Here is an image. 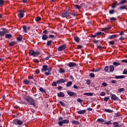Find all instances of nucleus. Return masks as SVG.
Instances as JSON below:
<instances>
[{
	"label": "nucleus",
	"mask_w": 127,
	"mask_h": 127,
	"mask_svg": "<svg viewBox=\"0 0 127 127\" xmlns=\"http://www.w3.org/2000/svg\"><path fill=\"white\" fill-rule=\"evenodd\" d=\"M72 125H79V122L77 121H73L72 122Z\"/></svg>",
	"instance_id": "obj_34"
},
{
	"label": "nucleus",
	"mask_w": 127,
	"mask_h": 127,
	"mask_svg": "<svg viewBox=\"0 0 127 127\" xmlns=\"http://www.w3.org/2000/svg\"><path fill=\"white\" fill-rule=\"evenodd\" d=\"M41 20V18L40 17H37L36 18V21H40Z\"/></svg>",
	"instance_id": "obj_45"
},
{
	"label": "nucleus",
	"mask_w": 127,
	"mask_h": 127,
	"mask_svg": "<svg viewBox=\"0 0 127 127\" xmlns=\"http://www.w3.org/2000/svg\"><path fill=\"white\" fill-rule=\"evenodd\" d=\"M110 20H111L112 21H116V20H117V18L112 17H111V18H110Z\"/></svg>",
	"instance_id": "obj_41"
},
{
	"label": "nucleus",
	"mask_w": 127,
	"mask_h": 127,
	"mask_svg": "<svg viewBox=\"0 0 127 127\" xmlns=\"http://www.w3.org/2000/svg\"><path fill=\"white\" fill-rule=\"evenodd\" d=\"M97 34H95L94 35H93L91 36V37H93V38H95V37H97Z\"/></svg>",
	"instance_id": "obj_62"
},
{
	"label": "nucleus",
	"mask_w": 127,
	"mask_h": 127,
	"mask_svg": "<svg viewBox=\"0 0 127 127\" xmlns=\"http://www.w3.org/2000/svg\"><path fill=\"white\" fill-rule=\"evenodd\" d=\"M77 102H79V103H83V100L81 99V98H78L77 99Z\"/></svg>",
	"instance_id": "obj_52"
},
{
	"label": "nucleus",
	"mask_w": 127,
	"mask_h": 127,
	"mask_svg": "<svg viewBox=\"0 0 127 127\" xmlns=\"http://www.w3.org/2000/svg\"><path fill=\"white\" fill-rule=\"evenodd\" d=\"M127 0H121L119 3V4H119V5H120V4H124V3H126V2H127Z\"/></svg>",
	"instance_id": "obj_27"
},
{
	"label": "nucleus",
	"mask_w": 127,
	"mask_h": 127,
	"mask_svg": "<svg viewBox=\"0 0 127 127\" xmlns=\"http://www.w3.org/2000/svg\"><path fill=\"white\" fill-rule=\"evenodd\" d=\"M51 71H52V67H50V68L48 69V72H45V75H46V76H49V75H51Z\"/></svg>",
	"instance_id": "obj_7"
},
{
	"label": "nucleus",
	"mask_w": 127,
	"mask_h": 127,
	"mask_svg": "<svg viewBox=\"0 0 127 127\" xmlns=\"http://www.w3.org/2000/svg\"><path fill=\"white\" fill-rule=\"evenodd\" d=\"M35 52L34 50H30L29 55L30 56H33V55L34 54Z\"/></svg>",
	"instance_id": "obj_29"
},
{
	"label": "nucleus",
	"mask_w": 127,
	"mask_h": 127,
	"mask_svg": "<svg viewBox=\"0 0 127 127\" xmlns=\"http://www.w3.org/2000/svg\"><path fill=\"white\" fill-rule=\"evenodd\" d=\"M74 6L75 9H81V6H80L78 4H74Z\"/></svg>",
	"instance_id": "obj_26"
},
{
	"label": "nucleus",
	"mask_w": 127,
	"mask_h": 127,
	"mask_svg": "<svg viewBox=\"0 0 127 127\" xmlns=\"http://www.w3.org/2000/svg\"><path fill=\"white\" fill-rule=\"evenodd\" d=\"M83 95H84V96H93V93L87 92V93H84Z\"/></svg>",
	"instance_id": "obj_19"
},
{
	"label": "nucleus",
	"mask_w": 127,
	"mask_h": 127,
	"mask_svg": "<svg viewBox=\"0 0 127 127\" xmlns=\"http://www.w3.org/2000/svg\"><path fill=\"white\" fill-rule=\"evenodd\" d=\"M12 36V35H11L10 34H6L5 35V38H7L8 39H9L10 38H11Z\"/></svg>",
	"instance_id": "obj_20"
},
{
	"label": "nucleus",
	"mask_w": 127,
	"mask_h": 127,
	"mask_svg": "<svg viewBox=\"0 0 127 127\" xmlns=\"http://www.w3.org/2000/svg\"><path fill=\"white\" fill-rule=\"evenodd\" d=\"M67 93L69 96L70 97H74V96H76V93L73 92L72 91H67Z\"/></svg>",
	"instance_id": "obj_9"
},
{
	"label": "nucleus",
	"mask_w": 127,
	"mask_h": 127,
	"mask_svg": "<svg viewBox=\"0 0 127 127\" xmlns=\"http://www.w3.org/2000/svg\"><path fill=\"white\" fill-rule=\"evenodd\" d=\"M25 101H26L29 103V105H33L34 107H35V100L30 97L26 96L25 97Z\"/></svg>",
	"instance_id": "obj_1"
},
{
	"label": "nucleus",
	"mask_w": 127,
	"mask_h": 127,
	"mask_svg": "<svg viewBox=\"0 0 127 127\" xmlns=\"http://www.w3.org/2000/svg\"><path fill=\"white\" fill-rule=\"evenodd\" d=\"M121 62H122V63H127V60H123L121 61Z\"/></svg>",
	"instance_id": "obj_60"
},
{
	"label": "nucleus",
	"mask_w": 127,
	"mask_h": 127,
	"mask_svg": "<svg viewBox=\"0 0 127 127\" xmlns=\"http://www.w3.org/2000/svg\"><path fill=\"white\" fill-rule=\"evenodd\" d=\"M124 91H125V88H124L118 89L119 93H122V92H124Z\"/></svg>",
	"instance_id": "obj_38"
},
{
	"label": "nucleus",
	"mask_w": 127,
	"mask_h": 127,
	"mask_svg": "<svg viewBox=\"0 0 127 127\" xmlns=\"http://www.w3.org/2000/svg\"><path fill=\"white\" fill-rule=\"evenodd\" d=\"M123 74L125 75H127V69H125L124 71H123Z\"/></svg>",
	"instance_id": "obj_55"
},
{
	"label": "nucleus",
	"mask_w": 127,
	"mask_h": 127,
	"mask_svg": "<svg viewBox=\"0 0 127 127\" xmlns=\"http://www.w3.org/2000/svg\"><path fill=\"white\" fill-rule=\"evenodd\" d=\"M105 112H106L107 113H113V110L111 109H105Z\"/></svg>",
	"instance_id": "obj_36"
},
{
	"label": "nucleus",
	"mask_w": 127,
	"mask_h": 127,
	"mask_svg": "<svg viewBox=\"0 0 127 127\" xmlns=\"http://www.w3.org/2000/svg\"><path fill=\"white\" fill-rule=\"evenodd\" d=\"M16 44V42H11L10 43L9 45L10 46H13L14 45H15Z\"/></svg>",
	"instance_id": "obj_39"
},
{
	"label": "nucleus",
	"mask_w": 127,
	"mask_h": 127,
	"mask_svg": "<svg viewBox=\"0 0 127 127\" xmlns=\"http://www.w3.org/2000/svg\"><path fill=\"white\" fill-rule=\"evenodd\" d=\"M121 9H127V6L126 5H123L120 7Z\"/></svg>",
	"instance_id": "obj_43"
},
{
	"label": "nucleus",
	"mask_w": 127,
	"mask_h": 127,
	"mask_svg": "<svg viewBox=\"0 0 127 127\" xmlns=\"http://www.w3.org/2000/svg\"><path fill=\"white\" fill-rule=\"evenodd\" d=\"M104 70L106 72H108L109 71V66H107L104 68Z\"/></svg>",
	"instance_id": "obj_49"
},
{
	"label": "nucleus",
	"mask_w": 127,
	"mask_h": 127,
	"mask_svg": "<svg viewBox=\"0 0 127 127\" xmlns=\"http://www.w3.org/2000/svg\"><path fill=\"white\" fill-rule=\"evenodd\" d=\"M60 104L63 106V107H65V106H66V104H65V103L62 101H60Z\"/></svg>",
	"instance_id": "obj_47"
},
{
	"label": "nucleus",
	"mask_w": 127,
	"mask_h": 127,
	"mask_svg": "<svg viewBox=\"0 0 127 127\" xmlns=\"http://www.w3.org/2000/svg\"><path fill=\"white\" fill-rule=\"evenodd\" d=\"M74 40L77 43H79V42H80V38L79 37H75Z\"/></svg>",
	"instance_id": "obj_30"
},
{
	"label": "nucleus",
	"mask_w": 127,
	"mask_h": 127,
	"mask_svg": "<svg viewBox=\"0 0 127 127\" xmlns=\"http://www.w3.org/2000/svg\"><path fill=\"white\" fill-rule=\"evenodd\" d=\"M86 112H87L86 110H82L77 111V114H78V115H84L86 114Z\"/></svg>",
	"instance_id": "obj_10"
},
{
	"label": "nucleus",
	"mask_w": 127,
	"mask_h": 127,
	"mask_svg": "<svg viewBox=\"0 0 127 127\" xmlns=\"http://www.w3.org/2000/svg\"><path fill=\"white\" fill-rule=\"evenodd\" d=\"M97 122H98V123H105V120H104L102 118L98 119L97 120Z\"/></svg>",
	"instance_id": "obj_24"
},
{
	"label": "nucleus",
	"mask_w": 127,
	"mask_h": 127,
	"mask_svg": "<svg viewBox=\"0 0 127 127\" xmlns=\"http://www.w3.org/2000/svg\"><path fill=\"white\" fill-rule=\"evenodd\" d=\"M52 86H53V87H56L57 86V81L56 82H53Z\"/></svg>",
	"instance_id": "obj_42"
},
{
	"label": "nucleus",
	"mask_w": 127,
	"mask_h": 127,
	"mask_svg": "<svg viewBox=\"0 0 127 127\" xmlns=\"http://www.w3.org/2000/svg\"><path fill=\"white\" fill-rule=\"evenodd\" d=\"M96 34L97 36H99V35H102V32H98L96 33Z\"/></svg>",
	"instance_id": "obj_56"
},
{
	"label": "nucleus",
	"mask_w": 127,
	"mask_h": 127,
	"mask_svg": "<svg viewBox=\"0 0 127 127\" xmlns=\"http://www.w3.org/2000/svg\"><path fill=\"white\" fill-rule=\"evenodd\" d=\"M36 74H39V69H36L35 70Z\"/></svg>",
	"instance_id": "obj_64"
},
{
	"label": "nucleus",
	"mask_w": 127,
	"mask_h": 127,
	"mask_svg": "<svg viewBox=\"0 0 127 127\" xmlns=\"http://www.w3.org/2000/svg\"><path fill=\"white\" fill-rule=\"evenodd\" d=\"M4 1L3 0H0V5H2Z\"/></svg>",
	"instance_id": "obj_57"
},
{
	"label": "nucleus",
	"mask_w": 127,
	"mask_h": 127,
	"mask_svg": "<svg viewBox=\"0 0 127 127\" xmlns=\"http://www.w3.org/2000/svg\"><path fill=\"white\" fill-rule=\"evenodd\" d=\"M90 77H91V78H95V74L93 73H91L89 74Z\"/></svg>",
	"instance_id": "obj_46"
},
{
	"label": "nucleus",
	"mask_w": 127,
	"mask_h": 127,
	"mask_svg": "<svg viewBox=\"0 0 127 127\" xmlns=\"http://www.w3.org/2000/svg\"><path fill=\"white\" fill-rule=\"evenodd\" d=\"M42 72H46V71H48V65H44L42 66Z\"/></svg>",
	"instance_id": "obj_5"
},
{
	"label": "nucleus",
	"mask_w": 127,
	"mask_h": 127,
	"mask_svg": "<svg viewBox=\"0 0 127 127\" xmlns=\"http://www.w3.org/2000/svg\"><path fill=\"white\" fill-rule=\"evenodd\" d=\"M39 90L40 92H42V93H46V91L45 90V89H43V88L42 87H40Z\"/></svg>",
	"instance_id": "obj_31"
},
{
	"label": "nucleus",
	"mask_w": 127,
	"mask_h": 127,
	"mask_svg": "<svg viewBox=\"0 0 127 127\" xmlns=\"http://www.w3.org/2000/svg\"><path fill=\"white\" fill-rule=\"evenodd\" d=\"M76 65H77V64H76V63H68V67H70V68H72V67L76 66Z\"/></svg>",
	"instance_id": "obj_11"
},
{
	"label": "nucleus",
	"mask_w": 127,
	"mask_h": 127,
	"mask_svg": "<svg viewBox=\"0 0 127 127\" xmlns=\"http://www.w3.org/2000/svg\"><path fill=\"white\" fill-rule=\"evenodd\" d=\"M22 36H19L18 38H17V40H18V41H21L22 40Z\"/></svg>",
	"instance_id": "obj_33"
},
{
	"label": "nucleus",
	"mask_w": 127,
	"mask_h": 127,
	"mask_svg": "<svg viewBox=\"0 0 127 127\" xmlns=\"http://www.w3.org/2000/svg\"><path fill=\"white\" fill-rule=\"evenodd\" d=\"M111 99L113 101H119V97L116 96L115 94H112L111 95Z\"/></svg>",
	"instance_id": "obj_6"
},
{
	"label": "nucleus",
	"mask_w": 127,
	"mask_h": 127,
	"mask_svg": "<svg viewBox=\"0 0 127 127\" xmlns=\"http://www.w3.org/2000/svg\"><path fill=\"white\" fill-rule=\"evenodd\" d=\"M110 13H111V14H113V13H114V12H115V10H110L109 11Z\"/></svg>",
	"instance_id": "obj_59"
},
{
	"label": "nucleus",
	"mask_w": 127,
	"mask_h": 127,
	"mask_svg": "<svg viewBox=\"0 0 127 127\" xmlns=\"http://www.w3.org/2000/svg\"><path fill=\"white\" fill-rule=\"evenodd\" d=\"M39 55V52H35L34 55H33V57H37Z\"/></svg>",
	"instance_id": "obj_32"
},
{
	"label": "nucleus",
	"mask_w": 127,
	"mask_h": 127,
	"mask_svg": "<svg viewBox=\"0 0 127 127\" xmlns=\"http://www.w3.org/2000/svg\"><path fill=\"white\" fill-rule=\"evenodd\" d=\"M65 48H66V46L65 45H63L60 47H59V51H63V50H64V49H65Z\"/></svg>",
	"instance_id": "obj_14"
},
{
	"label": "nucleus",
	"mask_w": 127,
	"mask_h": 127,
	"mask_svg": "<svg viewBox=\"0 0 127 127\" xmlns=\"http://www.w3.org/2000/svg\"><path fill=\"white\" fill-rule=\"evenodd\" d=\"M124 39H125V38H124V37L121 36L120 38H119V40H124Z\"/></svg>",
	"instance_id": "obj_63"
},
{
	"label": "nucleus",
	"mask_w": 127,
	"mask_h": 127,
	"mask_svg": "<svg viewBox=\"0 0 127 127\" xmlns=\"http://www.w3.org/2000/svg\"><path fill=\"white\" fill-rule=\"evenodd\" d=\"M100 69H93L92 72H99Z\"/></svg>",
	"instance_id": "obj_58"
},
{
	"label": "nucleus",
	"mask_w": 127,
	"mask_h": 127,
	"mask_svg": "<svg viewBox=\"0 0 127 127\" xmlns=\"http://www.w3.org/2000/svg\"><path fill=\"white\" fill-rule=\"evenodd\" d=\"M24 12H25V11L24 10L19 11L18 13V16L19 17H20V18H22V17L24 16Z\"/></svg>",
	"instance_id": "obj_3"
},
{
	"label": "nucleus",
	"mask_w": 127,
	"mask_h": 127,
	"mask_svg": "<svg viewBox=\"0 0 127 127\" xmlns=\"http://www.w3.org/2000/svg\"><path fill=\"white\" fill-rule=\"evenodd\" d=\"M66 72V70L63 68H61L60 69V73L62 74V73H65Z\"/></svg>",
	"instance_id": "obj_22"
},
{
	"label": "nucleus",
	"mask_w": 127,
	"mask_h": 127,
	"mask_svg": "<svg viewBox=\"0 0 127 127\" xmlns=\"http://www.w3.org/2000/svg\"><path fill=\"white\" fill-rule=\"evenodd\" d=\"M63 123L64 124H68V123H69V120H63Z\"/></svg>",
	"instance_id": "obj_44"
},
{
	"label": "nucleus",
	"mask_w": 127,
	"mask_h": 127,
	"mask_svg": "<svg viewBox=\"0 0 127 127\" xmlns=\"http://www.w3.org/2000/svg\"><path fill=\"white\" fill-rule=\"evenodd\" d=\"M109 44H111V45H114L115 44V41H111L109 42Z\"/></svg>",
	"instance_id": "obj_51"
},
{
	"label": "nucleus",
	"mask_w": 127,
	"mask_h": 127,
	"mask_svg": "<svg viewBox=\"0 0 127 127\" xmlns=\"http://www.w3.org/2000/svg\"><path fill=\"white\" fill-rule=\"evenodd\" d=\"M66 82V80L64 79H61L57 81V84H62V83H65Z\"/></svg>",
	"instance_id": "obj_8"
},
{
	"label": "nucleus",
	"mask_w": 127,
	"mask_h": 127,
	"mask_svg": "<svg viewBox=\"0 0 127 127\" xmlns=\"http://www.w3.org/2000/svg\"><path fill=\"white\" fill-rule=\"evenodd\" d=\"M109 99H110V97L109 96L105 97L104 98V100L105 102H108V101H109Z\"/></svg>",
	"instance_id": "obj_40"
},
{
	"label": "nucleus",
	"mask_w": 127,
	"mask_h": 127,
	"mask_svg": "<svg viewBox=\"0 0 127 127\" xmlns=\"http://www.w3.org/2000/svg\"><path fill=\"white\" fill-rule=\"evenodd\" d=\"M3 31H0V37H2L8 32V31L5 30V29H3Z\"/></svg>",
	"instance_id": "obj_4"
},
{
	"label": "nucleus",
	"mask_w": 127,
	"mask_h": 127,
	"mask_svg": "<svg viewBox=\"0 0 127 127\" xmlns=\"http://www.w3.org/2000/svg\"><path fill=\"white\" fill-rule=\"evenodd\" d=\"M58 97L64 98L65 97V94L63 92H60L58 93Z\"/></svg>",
	"instance_id": "obj_15"
},
{
	"label": "nucleus",
	"mask_w": 127,
	"mask_h": 127,
	"mask_svg": "<svg viewBox=\"0 0 127 127\" xmlns=\"http://www.w3.org/2000/svg\"><path fill=\"white\" fill-rule=\"evenodd\" d=\"M102 86H103V87H107L108 86V84L106 82H103L102 83Z\"/></svg>",
	"instance_id": "obj_54"
},
{
	"label": "nucleus",
	"mask_w": 127,
	"mask_h": 127,
	"mask_svg": "<svg viewBox=\"0 0 127 127\" xmlns=\"http://www.w3.org/2000/svg\"><path fill=\"white\" fill-rule=\"evenodd\" d=\"M106 95V92H102L101 93H100V96H105Z\"/></svg>",
	"instance_id": "obj_53"
},
{
	"label": "nucleus",
	"mask_w": 127,
	"mask_h": 127,
	"mask_svg": "<svg viewBox=\"0 0 127 127\" xmlns=\"http://www.w3.org/2000/svg\"><path fill=\"white\" fill-rule=\"evenodd\" d=\"M51 44H52V40L49 41L47 42V46H50V45H51Z\"/></svg>",
	"instance_id": "obj_37"
},
{
	"label": "nucleus",
	"mask_w": 127,
	"mask_h": 127,
	"mask_svg": "<svg viewBox=\"0 0 127 127\" xmlns=\"http://www.w3.org/2000/svg\"><path fill=\"white\" fill-rule=\"evenodd\" d=\"M105 125H111L112 124V122L111 121H107L106 122H105Z\"/></svg>",
	"instance_id": "obj_50"
},
{
	"label": "nucleus",
	"mask_w": 127,
	"mask_h": 127,
	"mask_svg": "<svg viewBox=\"0 0 127 127\" xmlns=\"http://www.w3.org/2000/svg\"><path fill=\"white\" fill-rule=\"evenodd\" d=\"M72 86V81H69L66 84V87H71Z\"/></svg>",
	"instance_id": "obj_35"
},
{
	"label": "nucleus",
	"mask_w": 127,
	"mask_h": 127,
	"mask_svg": "<svg viewBox=\"0 0 127 127\" xmlns=\"http://www.w3.org/2000/svg\"><path fill=\"white\" fill-rule=\"evenodd\" d=\"M23 82L24 84H25L26 85H28L29 84V80H27V79H25L23 80Z\"/></svg>",
	"instance_id": "obj_23"
},
{
	"label": "nucleus",
	"mask_w": 127,
	"mask_h": 127,
	"mask_svg": "<svg viewBox=\"0 0 127 127\" xmlns=\"http://www.w3.org/2000/svg\"><path fill=\"white\" fill-rule=\"evenodd\" d=\"M118 35H110L108 37L109 39H115V38H117L118 37Z\"/></svg>",
	"instance_id": "obj_12"
},
{
	"label": "nucleus",
	"mask_w": 127,
	"mask_h": 127,
	"mask_svg": "<svg viewBox=\"0 0 127 127\" xmlns=\"http://www.w3.org/2000/svg\"><path fill=\"white\" fill-rule=\"evenodd\" d=\"M113 65L115 67H117V66H119V65H121V64L120 63L115 62L113 63Z\"/></svg>",
	"instance_id": "obj_25"
},
{
	"label": "nucleus",
	"mask_w": 127,
	"mask_h": 127,
	"mask_svg": "<svg viewBox=\"0 0 127 127\" xmlns=\"http://www.w3.org/2000/svg\"><path fill=\"white\" fill-rule=\"evenodd\" d=\"M109 70L110 72H114V70H115V67L114 65H110L109 67Z\"/></svg>",
	"instance_id": "obj_21"
},
{
	"label": "nucleus",
	"mask_w": 127,
	"mask_h": 127,
	"mask_svg": "<svg viewBox=\"0 0 127 127\" xmlns=\"http://www.w3.org/2000/svg\"><path fill=\"white\" fill-rule=\"evenodd\" d=\"M117 5H120V4H119V3H118V2L117 1H115L113 2L111 7L113 8H115V7H116V6H117Z\"/></svg>",
	"instance_id": "obj_13"
},
{
	"label": "nucleus",
	"mask_w": 127,
	"mask_h": 127,
	"mask_svg": "<svg viewBox=\"0 0 127 127\" xmlns=\"http://www.w3.org/2000/svg\"><path fill=\"white\" fill-rule=\"evenodd\" d=\"M48 32V31L47 30H45L43 32V33H44V34H47Z\"/></svg>",
	"instance_id": "obj_61"
},
{
	"label": "nucleus",
	"mask_w": 127,
	"mask_h": 127,
	"mask_svg": "<svg viewBox=\"0 0 127 127\" xmlns=\"http://www.w3.org/2000/svg\"><path fill=\"white\" fill-rule=\"evenodd\" d=\"M58 124H59L60 127H62V126H63V124H64V123H63V121H62L59 122L58 123Z\"/></svg>",
	"instance_id": "obj_48"
},
{
	"label": "nucleus",
	"mask_w": 127,
	"mask_h": 127,
	"mask_svg": "<svg viewBox=\"0 0 127 127\" xmlns=\"http://www.w3.org/2000/svg\"><path fill=\"white\" fill-rule=\"evenodd\" d=\"M23 29L24 32L27 33V28H26V26H23Z\"/></svg>",
	"instance_id": "obj_28"
},
{
	"label": "nucleus",
	"mask_w": 127,
	"mask_h": 127,
	"mask_svg": "<svg viewBox=\"0 0 127 127\" xmlns=\"http://www.w3.org/2000/svg\"><path fill=\"white\" fill-rule=\"evenodd\" d=\"M71 15V13L68 11H64L62 14V17H67V16H70Z\"/></svg>",
	"instance_id": "obj_2"
},
{
	"label": "nucleus",
	"mask_w": 127,
	"mask_h": 127,
	"mask_svg": "<svg viewBox=\"0 0 127 127\" xmlns=\"http://www.w3.org/2000/svg\"><path fill=\"white\" fill-rule=\"evenodd\" d=\"M48 38H49L48 36L46 35V34H43L42 35V39H43V40H47Z\"/></svg>",
	"instance_id": "obj_17"
},
{
	"label": "nucleus",
	"mask_w": 127,
	"mask_h": 127,
	"mask_svg": "<svg viewBox=\"0 0 127 127\" xmlns=\"http://www.w3.org/2000/svg\"><path fill=\"white\" fill-rule=\"evenodd\" d=\"M16 123H17V125H18V126H21V125H23V122L19 120H17Z\"/></svg>",
	"instance_id": "obj_18"
},
{
	"label": "nucleus",
	"mask_w": 127,
	"mask_h": 127,
	"mask_svg": "<svg viewBox=\"0 0 127 127\" xmlns=\"http://www.w3.org/2000/svg\"><path fill=\"white\" fill-rule=\"evenodd\" d=\"M126 78L125 75H117L115 76V79H124Z\"/></svg>",
	"instance_id": "obj_16"
}]
</instances>
